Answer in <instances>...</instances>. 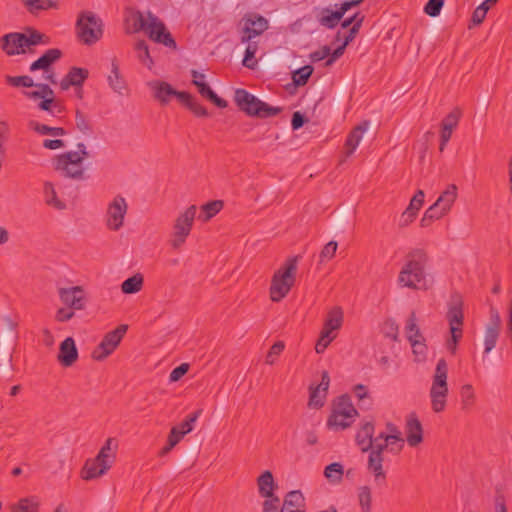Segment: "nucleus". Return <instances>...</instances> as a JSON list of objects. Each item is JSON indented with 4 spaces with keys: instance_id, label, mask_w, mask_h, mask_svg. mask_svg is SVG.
Masks as SVG:
<instances>
[{
    "instance_id": "1",
    "label": "nucleus",
    "mask_w": 512,
    "mask_h": 512,
    "mask_svg": "<svg viewBox=\"0 0 512 512\" xmlns=\"http://www.w3.org/2000/svg\"><path fill=\"white\" fill-rule=\"evenodd\" d=\"M429 262L426 250L414 248L406 255V262L398 275V284L410 289H426L425 268Z\"/></svg>"
},
{
    "instance_id": "2",
    "label": "nucleus",
    "mask_w": 512,
    "mask_h": 512,
    "mask_svg": "<svg viewBox=\"0 0 512 512\" xmlns=\"http://www.w3.org/2000/svg\"><path fill=\"white\" fill-rule=\"evenodd\" d=\"M77 151H68L53 158L52 164L55 171L65 178L83 181L87 178L84 160L89 157L86 145L77 144Z\"/></svg>"
},
{
    "instance_id": "3",
    "label": "nucleus",
    "mask_w": 512,
    "mask_h": 512,
    "mask_svg": "<svg viewBox=\"0 0 512 512\" xmlns=\"http://www.w3.org/2000/svg\"><path fill=\"white\" fill-rule=\"evenodd\" d=\"M300 256H292L276 270L271 279L269 288L270 299L273 302H280L284 299L296 281V273Z\"/></svg>"
},
{
    "instance_id": "4",
    "label": "nucleus",
    "mask_w": 512,
    "mask_h": 512,
    "mask_svg": "<svg viewBox=\"0 0 512 512\" xmlns=\"http://www.w3.org/2000/svg\"><path fill=\"white\" fill-rule=\"evenodd\" d=\"M446 318L449 323L451 336L446 341L447 350L454 355L457 351L459 341L463 336V300L460 294L454 293L451 295L448 303V311Z\"/></svg>"
},
{
    "instance_id": "5",
    "label": "nucleus",
    "mask_w": 512,
    "mask_h": 512,
    "mask_svg": "<svg viewBox=\"0 0 512 512\" xmlns=\"http://www.w3.org/2000/svg\"><path fill=\"white\" fill-rule=\"evenodd\" d=\"M447 378V362L444 358H440L437 362L432 379V385L429 391L431 407L435 413H441L446 408L447 396L449 392Z\"/></svg>"
},
{
    "instance_id": "6",
    "label": "nucleus",
    "mask_w": 512,
    "mask_h": 512,
    "mask_svg": "<svg viewBox=\"0 0 512 512\" xmlns=\"http://www.w3.org/2000/svg\"><path fill=\"white\" fill-rule=\"evenodd\" d=\"M234 102L237 107L248 116L268 118L276 116L282 111L281 107L270 106L247 90L241 88L235 91Z\"/></svg>"
},
{
    "instance_id": "7",
    "label": "nucleus",
    "mask_w": 512,
    "mask_h": 512,
    "mask_svg": "<svg viewBox=\"0 0 512 512\" xmlns=\"http://www.w3.org/2000/svg\"><path fill=\"white\" fill-rule=\"evenodd\" d=\"M103 21L92 11H81L76 22L77 36L85 45H93L103 35Z\"/></svg>"
},
{
    "instance_id": "8",
    "label": "nucleus",
    "mask_w": 512,
    "mask_h": 512,
    "mask_svg": "<svg viewBox=\"0 0 512 512\" xmlns=\"http://www.w3.org/2000/svg\"><path fill=\"white\" fill-rule=\"evenodd\" d=\"M196 211V206L191 205L184 212L180 213L179 216L175 219L173 224V232L169 240V244L174 250L179 249L186 242L187 237L190 235L196 216Z\"/></svg>"
},
{
    "instance_id": "9",
    "label": "nucleus",
    "mask_w": 512,
    "mask_h": 512,
    "mask_svg": "<svg viewBox=\"0 0 512 512\" xmlns=\"http://www.w3.org/2000/svg\"><path fill=\"white\" fill-rule=\"evenodd\" d=\"M240 41L249 42L262 35L268 28V20L257 13H246L240 21Z\"/></svg>"
},
{
    "instance_id": "10",
    "label": "nucleus",
    "mask_w": 512,
    "mask_h": 512,
    "mask_svg": "<svg viewBox=\"0 0 512 512\" xmlns=\"http://www.w3.org/2000/svg\"><path fill=\"white\" fill-rule=\"evenodd\" d=\"M127 329L126 324H121L113 331L105 334L100 344L92 352V358L97 361L106 359L118 347Z\"/></svg>"
},
{
    "instance_id": "11",
    "label": "nucleus",
    "mask_w": 512,
    "mask_h": 512,
    "mask_svg": "<svg viewBox=\"0 0 512 512\" xmlns=\"http://www.w3.org/2000/svg\"><path fill=\"white\" fill-rule=\"evenodd\" d=\"M144 31L152 41L163 44L168 48L176 49V41L167 30L165 24L151 12H148V24Z\"/></svg>"
},
{
    "instance_id": "12",
    "label": "nucleus",
    "mask_w": 512,
    "mask_h": 512,
    "mask_svg": "<svg viewBox=\"0 0 512 512\" xmlns=\"http://www.w3.org/2000/svg\"><path fill=\"white\" fill-rule=\"evenodd\" d=\"M128 204L124 197L117 195L109 203L106 212V225L112 231L120 230L124 225V218Z\"/></svg>"
},
{
    "instance_id": "13",
    "label": "nucleus",
    "mask_w": 512,
    "mask_h": 512,
    "mask_svg": "<svg viewBox=\"0 0 512 512\" xmlns=\"http://www.w3.org/2000/svg\"><path fill=\"white\" fill-rule=\"evenodd\" d=\"M60 300L69 308L81 310L85 307L86 297L81 286L59 289Z\"/></svg>"
},
{
    "instance_id": "14",
    "label": "nucleus",
    "mask_w": 512,
    "mask_h": 512,
    "mask_svg": "<svg viewBox=\"0 0 512 512\" xmlns=\"http://www.w3.org/2000/svg\"><path fill=\"white\" fill-rule=\"evenodd\" d=\"M1 49L8 55L24 54L27 52L24 44V33L11 32L0 39Z\"/></svg>"
},
{
    "instance_id": "15",
    "label": "nucleus",
    "mask_w": 512,
    "mask_h": 512,
    "mask_svg": "<svg viewBox=\"0 0 512 512\" xmlns=\"http://www.w3.org/2000/svg\"><path fill=\"white\" fill-rule=\"evenodd\" d=\"M405 432L406 440L409 446L416 447L423 441L422 424L414 412L407 416Z\"/></svg>"
},
{
    "instance_id": "16",
    "label": "nucleus",
    "mask_w": 512,
    "mask_h": 512,
    "mask_svg": "<svg viewBox=\"0 0 512 512\" xmlns=\"http://www.w3.org/2000/svg\"><path fill=\"white\" fill-rule=\"evenodd\" d=\"M343 323V311L340 307L332 308L327 315L320 335L325 338L335 339V331L339 330Z\"/></svg>"
},
{
    "instance_id": "17",
    "label": "nucleus",
    "mask_w": 512,
    "mask_h": 512,
    "mask_svg": "<svg viewBox=\"0 0 512 512\" xmlns=\"http://www.w3.org/2000/svg\"><path fill=\"white\" fill-rule=\"evenodd\" d=\"M57 359L64 367H70L77 361L78 350L72 337H67L61 342Z\"/></svg>"
},
{
    "instance_id": "18",
    "label": "nucleus",
    "mask_w": 512,
    "mask_h": 512,
    "mask_svg": "<svg viewBox=\"0 0 512 512\" xmlns=\"http://www.w3.org/2000/svg\"><path fill=\"white\" fill-rule=\"evenodd\" d=\"M111 467L110 462L98 460L97 456L93 459H88L85 462L81 471V476L84 480H91L104 475Z\"/></svg>"
},
{
    "instance_id": "19",
    "label": "nucleus",
    "mask_w": 512,
    "mask_h": 512,
    "mask_svg": "<svg viewBox=\"0 0 512 512\" xmlns=\"http://www.w3.org/2000/svg\"><path fill=\"white\" fill-rule=\"evenodd\" d=\"M368 470L373 474L374 480L378 485L386 483V473L383 470V456L381 447L377 451H371L368 458Z\"/></svg>"
},
{
    "instance_id": "20",
    "label": "nucleus",
    "mask_w": 512,
    "mask_h": 512,
    "mask_svg": "<svg viewBox=\"0 0 512 512\" xmlns=\"http://www.w3.org/2000/svg\"><path fill=\"white\" fill-rule=\"evenodd\" d=\"M62 57V51L58 48H51L45 51L36 61L31 63L29 70L31 72L37 70H43L49 72L53 63L58 61Z\"/></svg>"
},
{
    "instance_id": "21",
    "label": "nucleus",
    "mask_w": 512,
    "mask_h": 512,
    "mask_svg": "<svg viewBox=\"0 0 512 512\" xmlns=\"http://www.w3.org/2000/svg\"><path fill=\"white\" fill-rule=\"evenodd\" d=\"M89 76V71L85 68L72 67L60 82L62 90H68L70 86L82 87Z\"/></svg>"
},
{
    "instance_id": "22",
    "label": "nucleus",
    "mask_w": 512,
    "mask_h": 512,
    "mask_svg": "<svg viewBox=\"0 0 512 512\" xmlns=\"http://www.w3.org/2000/svg\"><path fill=\"white\" fill-rule=\"evenodd\" d=\"M150 88L153 90L154 98L160 102L161 105H167L171 97H174L176 90L165 81L155 80L149 83Z\"/></svg>"
},
{
    "instance_id": "23",
    "label": "nucleus",
    "mask_w": 512,
    "mask_h": 512,
    "mask_svg": "<svg viewBox=\"0 0 512 512\" xmlns=\"http://www.w3.org/2000/svg\"><path fill=\"white\" fill-rule=\"evenodd\" d=\"M369 126L368 121H364L357 125L348 135L345 142V156H351L356 148L358 147L360 141L362 140L363 134L367 131Z\"/></svg>"
},
{
    "instance_id": "24",
    "label": "nucleus",
    "mask_w": 512,
    "mask_h": 512,
    "mask_svg": "<svg viewBox=\"0 0 512 512\" xmlns=\"http://www.w3.org/2000/svg\"><path fill=\"white\" fill-rule=\"evenodd\" d=\"M374 424L371 421L365 422L356 434L355 440L362 452L372 448L374 436Z\"/></svg>"
},
{
    "instance_id": "25",
    "label": "nucleus",
    "mask_w": 512,
    "mask_h": 512,
    "mask_svg": "<svg viewBox=\"0 0 512 512\" xmlns=\"http://www.w3.org/2000/svg\"><path fill=\"white\" fill-rule=\"evenodd\" d=\"M108 83L110 88L118 93L119 95H124L127 92V85L120 73V68L117 60L114 58L111 63V73L108 75Z\"/></svg>"
},
{
    "instance_id": "26",
    "label": "nucleus",
    "mask_w": 512,
    "mask_h": 512,
    "mask_svg": "<svg viewBox=\"0 0 512 512\" xmlns=\"http://www.w3.org/2000/svg\"><path fill=\"white\" fill-rule=\"evenodd\" d=\"M333 420L339 417H355L358 412L353 406L351 399L348 395H341L333 408Z\"/></svg>"
},
{
    "instance_id": "27",
    "label": "nucleus",
    "mask_w": 512,
    "mask_h": 512,
    "mask_svg": "<svg viewBox=\"0 0 512 512\" xmlns=\"http://www.w3.org/2000/svg\"><path fill=\"white\" fill-rule=\"evenodd\" d=\"M457 198V186L450 184L445 191L438 197L436 202L433 204L437 207L444 215H446Z\"/></svg>"
},
{
    "instance_id": "28",
    "label": "nucleus",
    "mask_w": 512,
    "mask_h": 512,
    "mask_svg": "<svg viewBox=\"0 0 512 512\" xmlns=\"http://www.w3.org/2000/svg\"><path fill=\"white\" fill-rule=\"evenodd\" d=\"M24 44L25 48L32 52L31 46L50 44V37L32 27H27L24 32Z\"/></svg>"
},
{
    "instance_id": "29",
    "label": "nucleus",
    "mask_w": 512,
    "mask_h": 512,
    "mask_svg": "<svg viewBox=\"0 0 512 512\" xmlns=\"http://www.w3.org/2000/svg\"><path fill=\"white\" fill-rule=\"evenodd\" d=\"M259 494L262 497H272L274 495L273 491L277 487L274 482L273 475L271 471H264L257 479Z\"/></svg>"
},
{
    "instance_id": "30",
    "label": "nucleus",
    "mask_w": 512,
    "mask_h": 512,
    "mask_svg": "<svg viewBox=\"0 0 512 512\" xmlns=\"http://www.w3.org/2000/svg\"><path fill=\"white\" fill-rule=\"evenodd\" d=\"M20 2L32 15H38L42 11L58 7L54 0H20Z\"/></svg>"
},
{
    "instance_id": "31",
    "label": "nucleus",
    "mask_w": 512,
    "mask_h": 512,
    "mask_svg": "<svg viewBox=\"0 0 512 512\" xmlns=\"http://www.w3.org/2000/svg\"><path fill=\"white\" fill-rule=\"evenodd\" d=\"M194 85L197 87L198 92L202 97L211 101L217 107L226 108L228 106V102L225 99L220 98L206 82L198 83L197 81H194Z\"/></svg>"
},
{
    "instance_id": "32",
    "label": "nucleus",
    "mask_w": 512,
    "mask_h": 512,
    "mask_svg": "<svg viewBox=\"0 0 512 512\" xmlns=\"http://www.w3.org/2000/svg\"><path fill=\"white\" fill-rule=\"evenodd\" d=\"M43 193L45 203L48 206H51L57 210H64L66 208V204L58 198L57 192L52 182L46 181L44 183Z\"/></svg>"
},
{
    "instance_id": "33",
    "label": "nucleus",
    "mask_w": 512,
    "mask_h": 512,
    "mask_svg": "<svg viewBox=\"0 0 512 512\" xmlns=\"http://www.w3.org/2000/svg\"><path fill=\"white\" fill-rule=\"evenodd\" d=\"M144 283V277L140 273H136L135 275L127 278L121 284V290L124 294H135L139 292Z\"/></svg>"
},
{
    "instance_id": "34",
    "label": "nucleus",
    "mask_w": 512,
    "mask_h": 512,
    "mask_svg": "<svg viewBox=\"0 0 512 512\" xmlns=\"http://www.w3.org/2000/svg\"><path fill=\"white\" fill-rule=\"evenodd\" d=\"M322 13H323V15L319 19V22L322 26L329 28V29L335 28L344 16V14L340 10V8L336 11H330L329 9H323Z\"/></svg>"
},
{
    "instance_id": "35",
    "label": "nucleus",
    "mask_w": 512,
    "mask_h": 512,
    "mask_svg": "<svg viewBox=\"0 0 512 512\" xmlns=\"http://www.w3.org/2000/svg\"><path fill=\"white\" fill-rule=\"evenodd\" d=\"M343 474V465L338 462L331 463L324 469V476L330 483L333 484L340 483L343 479Z\"/></svg>"
},
{
    "instance_id": "36",
    "label": "nucleus",
    "mask_w": 512,
    "mask_h": 512,
    "mask_svg": "<svg viewBox=\"0 0 512 512\" xmlns=\"http://www.w3.org/2000/svg\"><path fill=\"white\" fill-rule=\"evenodd\" d=\"M126 23L129 25L127 28L128 33H136L145 30L148 24L140 11L133 12L131 16L126 19Z\"/></svg>"
},
{
    "instance_id": "37",
    "label": "nucleus",
    "mask_w": 512,
    "mask_h": 512,
    "mask_svg": "<svg viewBox=\"0 0 512 512\" xmlns=\"http://www.w3.org/2000/svg\"><path fill=\"white\" fill-rule=\"evenodd\" d=\"M461 409L469 411L475 404V393L471 384H464L460 389Z\"/></svg>"
},
{
    "instance_id": "38",
    "label": "nucleus",
    "mask_w": 512,
    "mask_h": 512,
    "mask_svg": "<svg viewBox=\"0 0 512 512\" xmlns=\"http://www.w3.org/2000/svg\"><path fill=\"white\" fill-rule=\"evenodd\" d=\"M223 206L224 203L222 200L210 201L201 207L203 215H200L199 218L202 219V221L207 222L217 213H219L222 210Z\"/></svg>"
},
{
    "instance_id": "39",
    "label": "nucleus",
    "mask_w": 512,
    "mask_h": 512,
    "mask_svg": "<svg viewBox=\"0 0 512 512\" xmlns=\"http://www.w3.org/2000/svg\"><path fill=\"white\" fill-rule=\"evenodd\" d=\"M359 506L363 512H371L372 510V493L371 488L367 485L358 488Z\"/></svg>"
},
{
    "instance_id": "40",
    "label": "nucleus",
    "mask_w": 512,
    "mask_h": 512,
    "mask_svg": "<svg viewBox=\"0 0 512 512\" xmlns=\"http://www.w3.org/2000/svg\"><path fill=\"white\" fill-rule=\"evenodd\" d=\"M405 331L409 342L423 337L417 325L416 313L414 311L411 312L410 316L406 321Z\"/></svg>"
},
{
    "instance_id": "41",
    "label": "nucleus",
    "mask_w": 512,
    "mask_h": 512,
    "mask_svg": "<svg viewBox=\"0 0 512 512\" xmlns=\"http://www.w3.org/2000/svg\"><path fill=\"white\" fill-rule=\"evenodd\" d=\"M30 127L41 135L64 136L66 131L62 127H50L46 124H40L35 121L30 122Z\"/></svg>"
},
{
    "instance_id": "42",
    "label": "nucleus",
    "mask_w": 512,
    "mask_h": 512,
    "mask_svg": "<svg viewBox=\"0 0 512 512\" xmlns=\"http://www.w3.org/2000/svg\"><path fill=\"white\" fill-rule=\"evenodd\" d=\"M12 512H39V502L34 497L22 498L13 506Z\"/></svg>"
},
{
    "instance_id": "43",
    "label": "nucleus",
    "mask_w": 512,
    "mask_h": 512,
    "mask_svg": "<svg viewBox=\"0 0 512 512\" xmlns=\"http://www.w3.org/2000/svg\"><path fill=\"white\" fill-rule=\"evenodd\" d=\"M314 71L313 66L305 65L293 72L292 79L296 86H304Z\"/></svg>"
},
{
    "instance_id": "44",
    "label": "nucleus",
    "mask_w": 512,
    "mask_h": 512,
    "mask_svg": "<svg viewBox=\"0 0 512 512\" xmlns=\"http://www.w3.org/2000/svg\"><path fill=\"white\" fill-rule=\"evenodd\" d=\"M326 392H323L319 387H310V395L308 406L311 408H321L324 405Z\"/></svg>"
},
{
    "instance_id": "45",
    "label": "nucleus",
    "mask_w": 512,
    "mask_h": 512,
    "mask_svg": "<svg viewBox=\"0 0 512 512\" xmlns=\"http://www.w3.org/2000/svg\"><path fill=\"white\" fill-rule=\"evenodd\" d=\"M5 82L12 87H34L35 83L30 76H5Z\"/></svg>"
},
{
    "instance_id": "46",
    "label": "nucleus",
    "mask_w": 512,
    "mask_h": 512,
    "mask_svg": "<svg viewBox=\"0 0 512 512\" xmlns=\"http://www.w3.org/2000/svg\"><path fill=\"white\" fill-rule=\"evenodd\" d=\"M444 214L434 205H431L420 220L421 227H428L433 221L442 218Z\"/></svg>"
},
{
    "instance_id": "47",
    "label": "nucleus",
    "mask_w": 512,
    "mask_h": 512,
    "mask_svg": "<svg viewBox=\"0 0 512 512\" xmlns=\"http://www.w3.org/2000/svg\"><path fill=\"white\" fill-rule=\"evenodd\" d=\"M499 332L500 329L486 326L484 337V346L486 354L489 353L495 347L499 337Z\"/></svg>"
},
{
    "instance_id": "48",
    "label": "nucleus",
    "mask_w": 512,
    "mask_h": 512,
    "mask_svg": "<svg viewBox=\"0 0 512 512\" xmlns=\"http://www.w3.org/2000/svg\"><path fill=\"white\" fill-rule=\"evenodd\" d=\"M135 50L138 52V59L144 65L149 68L153 64L152 58L150 57L148 45L144 40H140L135 44Z\"/></svg>"
},
{
    "instance_id": "49",
    "label": "nucleus",
    "mask_w": 512,
    "mask_h": 512,
    "mask_svg": "<svg viewBox=\"0 0 512 512\" xmlns=\"http://www.w3.org/2000/svg\"><path fill=\"white\" fill-rule=\"evenodd\" d=\"M410 344L413 349V354L416 357V361L421 362L426 359L427 354V346L425 344V338H418L410 341Z\"/></svg>"
},
{
    "instance_id": "50",
    "label": "nucleus",
    "mask_w": 512,
    "mask_h": 512,
    "mask_svg": "<svg viewBox=\"0 0 512 512\" xmlns=\"http://www.w3.org/2000/svg\"><path fill=\"white\" fill-rule=\"evenodd\" d=\"M488 10V1H484L483 3H481L472 13L471 24L469 25V28H471L472 25H480L484 21Z\"/></svg>"
},
{
    "instance_id": "51",
    "label": "nucleus",
    "mask_w": 512,
    "mask_h": 512,
    "mask_svg": "<svg viewBox=\"0 0 512 512\" xmlns=\"http://www.w3.org/2000/svg\"><path fill=\"white\" fill-rule=\"evenodd\" d=\"M337 248L338 243L336 241L328 242L320 252L319 263L322 264L331 260L335 256Z\"/></svg>"
},
{
    "instance_id": "52",
    "label": "nucleus",
    "mask_w": 512,
    "mask_h": 512,
    "mask_svg": "<svg viewBox=\"0 0 512 512\" xmlns=\"http://www.w3.org/2000/svg\"><path fill=\"white\" fill-rule=\"evenodd\" d=\"M38 108L40 110L50 112L51 114H54L55 111L57 113H61L63 111V107L55 101V99L49 98H42L38 104Z\"/></svg>"
},
{
    "instance_id": "53",
    "label": "nucleus",
    "mask_w": 512,
    "mask_h": 512,
    "mask_svg": "<svg viewBox=\"0 0 512 512\" xmlns=\"http://www.w3.org/2000/svg\"><path fill=\"white\" fill-rule=\"evenodd\" d=\"M283 502H286L287 505L305 507V498L300 490L288 492Z\"/></svg>"
},
{
    "instance_id": "54",
    "label": "nucleus",
    "mask_w": 512,
    "mask_h": 512,
    "mask_svg": "<svg viewBox=\"0 0 512 512\" xmlns=\"http://www.w3.org/2000/svg\"><path fill=\"white\" fill-rule=\"evenodd\" d=\"M113 442V438H108L106 440L105 444L102 446V448L97 454V461L104 460L105 462H110V464L112 463L113 459L115 458L114 454H110V452L112 451Z\"/></svg>"
},
{
    "instance_id": "55",
    "label": "nucleus",
    "mask_w": 512,
    "mask_h": 512,
    "mask_svg": "<svg viewBox=\"0 0 512 512\" xmlns=\"http://www.w3.org/2000/svg\"><path fill=\"white\" fill-rule=\"evenodd\" d=\"M461 110L459 108L453 109L441 122V125L450 129H455L458 126Z\"/></svg>"
},
{
    "instance_id": "56",
    "label": "nucleus",
    "mask_w": 512,
    "mask_h": 512,
    "mask_svg": "<svg viewBox=\"0 0 512 512\" xmlns=\"http://www.w3.org/2000/svg\"><path fill=\"white\" fill-rule=\"evenodd\" d=\"M75 123L76 127L84 134H87L91 131V124L85 114L80 111L76 110L75 114Z\"/></svg>"
},
{
    "instance_id": "57",
    "label": "nucleus",
    "mask_w": 512,
    "mask_h": 512,
    "mask_svg": "<svg viewBox=\"0 0 512 512\" xmlns=\"http://www.w3.org/2000/svg\"><path fill=\"white\" fill-rule=\"evenodd\" d=\"M444 1L445 0H429L424 7V12L431 17L438 16L444 5Z\"/></svg>"
},
{
    "instance_id": "58",
    "label": "nucleus",
    "mask_w": 512,
    "mask_h": 512,
    "mask_svg": "<svg viewBox=\"0 0 512 512\" xmlns=\"http://www.w3.org/2000/svg\"><path fill=\"white\" fill-rule=\"evenodd\" d=\"M186 108L189 109L197 117H207L208 116L207 109L204 106H202L200 103H198L193 95L190 98V101L187 103Z\"/></svg>"
},
{
    "instance_id": "59",
    "label": "nucleus",
    "mask_w": 512,
    "mask_h": 512,
    "mask_svg": "<svg viewBox=\"0 0 512 512\" xmlns=\"http://www.w3.org/2000/svg\"><path fill=\"white\" fill-rule=\"evenodd\" d=\"M354 417H339L333 420V413L330 415L327 421L329 427H335L340 429H346L351 426Z\"/></svg>"
},
{
    "instance_id": "60",
    "label": "nucleus",
    "mask_w": 512,
    "mask_h": 512,
    "mask_svg": "<svg viewBox=\"0 0 512 512\" xmlns=\"http://www.w3.org/2000/svg\"><path fill=\"white\" fill-rule=\"evenodd\" d=\"M5 322L9 328V332L3 335V341L8 343L10 340L16 341L18 338L17 323L14 322L9 316L5 317Z\"/></svg>"
},
{
    "instance_id": "61",
    "label": "nucleus",
    "mask_w": 512,
    "mask_h": 512,
    "mask_svg": "<svg viewBox=\"0 0 512 512\" xmlns=\"http://www.w3.org/2000/svg\"><path fill=\"white\" fill-rule=\"evenodd\" d=\"M284 347L285 345L281 341L274 343L266 356L265 362L269 365H272L275 362V358L282 353Z\"/></svg>"
},
{
    "instance_id": "62",
    "label": "nucleus",
    "mask_w": 512,
    "mask_h": 512,
    "mask_svg": "<svg viewBox=\"0 0 512 512\" xmlns=\"http://www.w3.org/2000/svg\"><path fill=\"white\" fill-rule=\"evenodd\" d=\"M384 334L386 337L393 339L394 341L398 340L399 328L396 322L392 319L385 321L384 323Z\"/></svg>"
},
{
    "instance_id": "63",
    "label": "nucleus",
    "mask_w": 512,
    "mask_h": 512,
    "mask_svg": "<svg viewBox=\"0 0 512 512\" xmlns=\"http://www.w3.org/2000/svg\"><path fill=\"white\" fill-rule=\"evenodd\" d=\"M189 370V364L188 363H182L176 368H174L170 375H169V381L170 382H177L180 380Z\"/></svg>"
},
{
    "instance_id": "64",
    "label": "nucleus",
    "mask_w": 512,
    "mask_h": 512,
    "mask_svg": "<svg viewBox=\"0 0 512 512\" xmlns=\"http://www.w3.org/2000/svg\"><path fill=\"white\" fill-rule=\"evenodd\" d=\"M266 500L263 503V512H277L280 499L278 496L273 495L272 497H265Z\"/></svg>"
}]
</instances>
